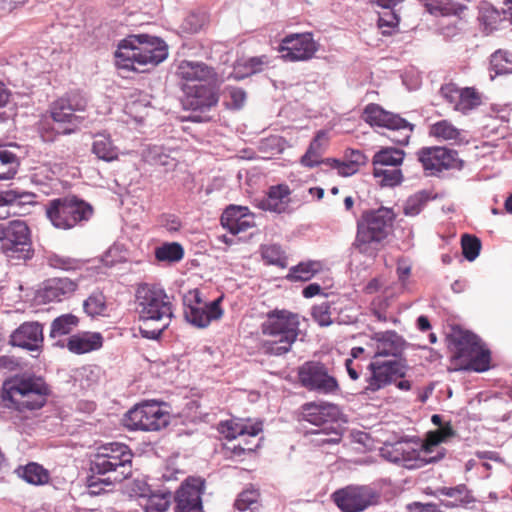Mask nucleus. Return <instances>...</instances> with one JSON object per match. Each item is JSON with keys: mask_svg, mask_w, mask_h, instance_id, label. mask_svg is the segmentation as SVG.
Returning a JSON list of instances; mask_svg holds the SVG:
<instances>
[{"mask_svg": "<svg viewBox=\"0 0 512 512\" xmlns=\"http://www.w3.org/2000/svg\"><path fill=\"white\" fill-rule=\"evenodd\" d=\"M224 97L227 109L240 110L246 102L247 94L243 88L227 86L224 90Z\"/></svg>", "mask_w": 512, "mask_h": 512, "instance_id": "44", "label": "nucleus"}, {"mask_svg": "<svg viewBox=\"0 0 512 512\" xmlns=\"http://www.w3.org/2000/svg\"><path fill=\"white\" fill-rule=\"evenodd\" d=\"M342 412L338 405L325 401H311L302 404L298 412V421H305L317 427L316 429H329L335 437L338 433L334 429L341 425Z\"/></svg>", "mask_w": 512, "mask_h": 512, "instance_id": "15", "label": "nucleus"}, {"mask_svg": "<svg viewBox=\"0 0 512 512\" xmlns=\"http://www.w3.org/2000/svg\"><path fill=\"white\" fill-rule=\"evenodd\" d=\"M395 218L394 210L384 206L363 211L357 220L353 247L365 256L374 257L380 243L389 236Z\"/></svg>", "mask_w": 512, "mask_h": 512, "instance_id": "5", "label": "nucleus"}, {"mask_svg": "<svg viewBox=\"0 0 512 512\" xmlns=\"http://www.w3.org/2000/svg\"><path fill=\"white\" fill-rule=\"evenodd\" d=\"M450 349L459 370L482 373L490 369L491 352L473 332H454L450 337Z\"/></svg>", "mask_w": 512, "mask_h": 512, "instance_id": "8", "label": "nucleus"}, {"mask_svg": "<svg viewBox=\"0 0 512 512\" xmlns=\"http://www.w3.org/2000/svg\"><path fill=\"white\" fill-rule=\"evenodd\" d=\"M16 472L28 484L35 486L45 485L50 480L49 471L36 462H29L25 466H19Z\"/></svg>", "mask_w": 512, "mask_h": 512, "instance_id": "32", "label": "nucleus"}, {"mask_svg": "<svg viewBox=\"0 0 512 512\" xmlns=\"http://www.w3.org/2000/svg\"><path fill=\"white\" fill-rule=\"evenodd\" d=\"M435 198L436 195H433L431 191L420 190L407 198L403 212L406 216H416L420 214L429 201Z\"/></svg>", "mask_w": 512, "mask_h": 512, "instance_id": "38", "label": "nucleus"}, {"mask_svg": "<svg viewBox=\"0 0 512 512\" xmlns=\"http://www.w3.org/2000/svg\"><path fill=\"white\" fill-rule=\"evenodd\" d=\"M103 336L100 332H79L71 335L66 347L76 355L86 354L92 351L99 350L103 346Z\"/></svg>", "mask_w": 512, "mask_h": 512, "instance_id": "29", "label": "nucleus"}, {"mask_svg": "<svg viewBox=\"0 0 512 512\" xmlns=\"http://www.w3.org/2000/svg\"><path fill=\"white\" fill-rule=\"evenodd\" d=\"M209 22V15L205 11H192L183 20L181 29L187 34H196L203 30Z\"/></svg>", "mask_w": 512, "mask_h": 512, "instance_id": "40", "label": "nucleus"}, {"mask_svg": "<svg viewBox=\"0 0 512 512\" xmlns=\"http://www.w3.org/2000/svg\"><path fill=\"white\" fill-rule=\"evenodd\" d=\"M291 190L287 184L269 187L266 197L259 201L258 207L264 211L283 213L288 203Z\"/></svg>", "mask_w": 512, "mask_h": 512, "instance_id": "30", "label": "nucleus"}, {"mask_svg": "<svg viewBox=\"0 0 512 512\" xmlns=\"http://www.w3.org/2000/svg\"><path fill=\"white\" fill-rule=\"evenodd\" d=\"M299 315L286 309H274L266 314L261 324V332L272 337L265 340L262 348L265 354L283 356L291 351L300 333Z\"/></svg>", "mask_w": 512, "mask_h": 512, "instance_id": "6", "label": "nucleus"}, {"mask_svg": "<svg viewBox=\"0 0 512 512\" xmlns=\"http://www.w3.org/2000/svg\"><path fill=\"white\" fill-rule=\"evenodd\" d=\"M83 309L92 318L103 315L106 310V297L100 291L91 293L84 301Z\"/></svg>", "mask_w": 512, "mask_h": 512, "instance_id": "43", "label": "nucleus"}, {"mask_svg": "<svg viewBox=\"0 0 512 512\" xmlns=\"http://www.w3.org/2000/svg\"><path fill=\"white\" fill-rule=\"evenodd\" d=\"M132 449L122 442H107L97 448L90 460V474L86 485L90 492L99 495L106 488H113L132 475Z\"/></svg>", "mask_w": 512, "mask_h": 512, "instance_id": "1", "label": "nucleus"}, {"mask_svg": "<svg viewBox=\"0 0 512 512\" xmlns=\"http://www.w3.org/2000/svg\"><path fill=\"white\" fill-rule=\"evenodd\" d=\"M124 426L130 431H159L170 422V415L159 402L152 400L135 405L124 415Z\"/></svg>", "mask_w": 512, "mask_h": 512, "instance_id": "13", "label": "nucleus"}, {"mask_svg": "<svg viewBox=\"0 0 512 512\" xmlns=\"http://www.w3.org/2000/svg\"><path fill=\"white\" fill-rule=\"evenodd\" d=\"M417 155L424 170L430 171L431 175H437L443 170H461L464 166L458 152L447 147H423Z\"/></svg>", "mask_w": 512, "mask_h": 512, "instance_id": "19", "label": "nucleus"}, {"mask_svg": "<svg viewBox=\"0 0 512 512\" xmlns=\"http://www.w3.org/2000/svg\"><path fill=\"white\" fill-rule=\"evenodd\" d=\"M158 223L170 233L178 232L182 227L180 218L171 213L161 214L158 218Z\"/></svg>", "mask_w": 512, "mask_h": 512, "instance_id": "61", "label": "nucleus"}, {"mask_svg": "<svg viewBox=\"0 0 512 512\" xmlns=\"http://www.w3.org/2000/svg\"><path fill=\"white\" fill-rule=\"evenodd\" d=\"M126 251L120 244H113L101 256V262L106 267H113L118 263L126 262Z\"/></svg>", "mask_w": 512, "mask_h": 512, "instance_id": "52", "label": "nucleus"}, {"mask_svg": "<svg viewBox=\"0 0 512 512\" xmlns=\"http://www.w3.org/2000/svg\"><path fill=\"white\" fill-rule=\"evenodd\" d=\"M490 71L495 75L512 73V53L498 50L491 55Z\"/></svg>", "mask_w": 512, "mask_h": 512, "instance_id": "42", "label": "nucleus"}, {"mask_svg": "<svg viewBox=\"0 0 512 512\" xmlns=\"http://www.w3.org/2000/svg\"><path fill=\"white\" fill-rule=\"evenodd\" d=\"M326 137V132L319 130L311 140L306 152L300 158V164L303 167L314 168L321 164L323 154L322 140Z\"/></svg>", "mask_w": 512, "mask_h": 512, "instance_id": "33", "label": "nucleus"}, {"mask_svg": "<svg viewBox=\"0 0 512 512\" xmlns=\"http://www.w3.org/2000/svg\"><path fill=\"white\" fill-rule=\"evenodd\" d=\"M405 158V152L402 149L394 147H383L377 151L372 158L373 168L383 166H400Z\"/></svg>", "mask_w": 512, "mask_h": 512, "instance_id": "36", "label": "nucleus"}, {"mask_svg": "<svg viewBox=\"0 0 512 512\" xmlns=\"http://www.w3.org/2000/svg\"><path fill=\"white\" fill-rule=\"evenodd\" d=\"M43 325L38 321H26L20 324L9 337V344L31 352H40L43 348Z\"/></svg>", "mask_w": 512, "mask_h": 512, "instance_id": "23", "label": "nucleus"}, {"mask_svg": "<svg viewBox=\"0 0 512 512\" xmlns=\"http://www.w3.org/2000/svg\"><path fill=\"white\" fill-rule=\"evenodd\" d=\"M77 289V283L69 278H50L43 282L37 297L43 303L62 302L70 298Z\"/></svg>", "mask_w": 512, "mask_h": 512, "instance_id": "24", "label": "nucleus"}, {"mask_svg": "<svg viewBox=\"0 0 512 512\" xmlns=\"http://www.w3.org/2000/svg\"><path fill=\"white\" fill-rule=\"evenodd\" d=\"M262 258L268 263L284 266L285 257L280 245L271 244L262 247Z\"/></svg>", "mask_w": 512, "mask_h": 512, "instance_id": "57", "label": "nucleus"}, {"mask_svg": "<svg viewBox=\"0 0 512 512\" xmlns=\"http://www.w3.org/2000/svg\"><path fill=\"white\" fill-rule=\"evenodd\" d=\"M363 120L371 127L377 126L398 132V137L390 140L400 146H406L414 131L415 125L402 118L399 114L385 110L381 105L369 103L362 113Z\"/></svg>", "mask_w": 512, "mask_h": 512, "instance_id": "12", "label": "nucleus"}, {"mask_svg": "<svg viewBox=\"0 0 512 512\" xmlns=\"http://www.w3.org/2000/svg\"><path fill=\"white\" fill-rule=\"evenodd\" d=\"M375 339L377 341V351L375 353V357H401L407 346L405 339L394 330L376 333Z\"/></svg>", "mask_w": 512, "mask_h": 512, "instance_id": "28", "label": "nucleus"}, {"mask_svg": "<svg viewBox=\"0 0 512 512\" xmlns=\"http://www.w3.org/2000/svg\"><path fill=\"white\" fill-rule=\"evenodd\" d=\"M183 96L181 98L182 108L192 111L194 114L188 117L193 123H206L211 117L205 115L219 101V95L214 86L210 84L181 83Z\"/></svg>", "mask_w": 512, "mask_h": 512, "instance_id": "10", "label": "nucleus"}, {"mask_svg": "<svg viewBox=\"0 0 512 512\" xmlns=\"http://www.w3.org/2000/svg\"><path fill=\"white\" fill-rule=\"evenodd\" d=\"M461 247L465 259L472 262L479 256L482 244L478 237L471 234H463L461 237Z\"/></svg>", "mask_w": 512, "mask_h": 512, "instance_id": "49", "label": "nucleus"}, {"mask_svg": "<svg viewBox=\"0 0 512 512\" xmlns=\"http://www.w3.org/2000/svg\"><path fill=\"white\" fill-rule=\"evenodd\" d=\"M458 103L456 104L455 111L467 113L480 104V97L476 90L471 87L461 89Z\"/></svg>", "mask_w": 512, "mask_h": 512, "instance_id": "45", "label": "nucleus"}, {"mask_svg": "<svg viewBox=\"0 0 512 512\" xmlns=\"http://www.w3.org/2000/svg\"><path fill=\"white\" fill-rule=\"evenodd\" d=\"M299 382L310 391L334 394L339 390L338 381L328 374L326 366L319 361H307L297 371Z\"/></svg>", "mask_w": 512, "mask_h": 512, "instance_id": "17", "label": "nucleus"}, {"mask_svg": "<svg viewBox=\"0 0 512 512\" xmlns=\"http://www.w3.org/2000/svg\"><path fill=\"white\" fill-rule=\"evenodd\" d=\"M406 512H443L436 503L412 502L407 504Z\"/></svg>", "mask_w": 512, "mask_h": 512, "instance_id": "63", "label": "nucleus"}, {"mask_svg": "<svg viewBox=\"0 0 512 512\" xmlns=\"http://www.w3.org/2000/svg\"><path fill=\"white\" fill-rule=\"evenodd\" d=\"M343 158L358 168V170L368 161L367 156L361 150L351 148L345 150Z\"/></svg>", "mask_w": 512, "mask_h": 512, "instance_id": "62", "label": "nucleus"}, {"mask_svg": "<svg viewBox=\"0 0 512 512\" xmlns=\"http://www.w3.org/2000/svg\"><path fill=\"white\" fill-rule=\"evenodd\" d=\"M430 135L443 140H456L460 132L448 120H441L430 127Z\"/></svg>", "mask_w": 512, "mask_h": 512, "instance_id": "47", "label": "nucleus"}, {"mask_svg": "<svg viewBox=\"0 0 512 512\" xmlns=\"http://www.w3.org/2000/svg\"><path fill=\"white\" fill-rule=\"evenodd\" d=\"M455 431L451 425V422H444L441 427H439L435 431H430L427 434V441L423 443V451L424 452H434V448L438 446L439 443L447 441L449 438L454 436Z\"/></svg>", "mask_w": 512, "mask_h": 512, "instance_id": "39", "label": "nucleus"}, {"mask_svg": "<svg viewBox=\"0 0 512 512\" xmlns=\"http://www.w3.org/2000/svg\"><path fill=\"white\" fill-rule=\"evenodd\" d=\"M91 151L98 159L105 162H111L118 158V149L107 135H96Z\"/></svg>", "mask_w": 512, "mask_h": 512, "instance_id": "35", "label": "nucleus"}, {"mask_svg": "<svg viewBox=\"0 0 512 512\" xmlns=\"http://www.w3.org/2000/svg\"><path fill=\"white\" fill-rule=\"evenodd\" d=\"M407 438L408 436H405L395 442L384 443L383 447L380 449L381 456L387 461L396 464L401 452H403L404 447H406Z\"/></svg>", "mask_w": 512, "mask_h": 512, "instance_id": "51", "label": "nucleus"}, {"mask_svg": "<svg viewBox=\"0 0 512 512\" xmlns=\"http://www.w3.org/2000/svg\"><path fill=\"white\" fill-rule=\"evenodd\" d=\"M115 57L123 63V67L139 70L138 66L155 67L168 57L166 42L157 36L146 33L130 34L120 40Z\"/></svg>", "mask_w": 512, "mask_h": 512, "instance_id": "4", "label": "nucleus"}, {"mask_svg": "<svg viewBox=\"0 0 512 512\" xmlns=\"http://www.w3.org/2000/svg\"><path fill=\"white\" fill-rule=\"evenodd\" d=\"M373 176L381 179L379 183L382 187H395L403 181V174L400 169L373 168Z\"/></svg>", "mask_w": 512, "mask_h": 512, "instance_id": "46", "label": "nucleus"}, {"mask_svg": "<svg viewBox=\"0 0 512 512\" xmlns=\"http://www.w3.org/2000/svg\"><path fill=\"white\" fill-rule=\"evenodd\" d=\"M400 21L399 15L396 13L395 8H383V12H379L378 26L380 28L393 29L398 26Z\"/></svg>", "mask_w": 512, "mask_h": 512, "instance_id": "59", "label": "nucleus"}, {"mask_svg": "<svg viewBox=\"0 0 512 512\" xmlns=\"http://www.w3.org/2000/svg\"><path fill=\"white\" fill-rule=\"evenodd\" d=\"M439 93L441 97L455 110L456 104L458 103L457 96H460L461 89H459L454 83H446L440 87Z\"/></svg>", "mask_w": 512, "mask_h": 512, "instance_id": "60", "label": "nucleus"}, {"mask_svg": "<svg viewBox=\"0 0 512 512\" xmlns=\"http://www.w3.org/2000/svg\"><path fill=\"white\" fill-rule=\"evenodd\" d=\"M287 141L279 135H272L261 141V148L271 154H280L286 148Z\"/></svg>", "mask_w": 512, "mask_h": 512, "instance_id": "58", "label": "nucleus"}, {"mask_svg": "<svg viewBox=\"0 0 512 512\" xmlns=\"http://www.w3.org/2000/svg\"><path fill=\"white\" fill-rule=\"evenodd\" d=\"M51 394L46 381L35 375H22L3 384L1 400L8 408L19 412L41 409Z\"/></svg>", "mask_w": 512, "mask_h": 512, "instance_id": "7", "label": "nucleus"}, {"mask_svg": "<svg viewBox=\"0 0 512 512\" xmlns=\"http://www.w3.org/2000/svg\"><path fill=\"white\" fill-rule=\"evenodd\" d=\"M371 375L366 379L367 385L362 394L369 395L383 389L398 378H404L407 366L400 360H374L368 365Z\"/></svg>", "mask_w": 512, "mask_h": 512, "instance_id": "18", "label": "nucleus"}, {"mask_svg": "<svg viewBox=\"0 0 512 512\" xmlns=\"http://www.w3.org/2000/svg\"><path fill=\"white\" fill-rule=\"evenodd\" d=\"M0 163L5 164L6 166H10V168L13 167V170L19 169L20 167L18 156L12 151L3 147H0Z\"/></svg>", "mask_w": 512, "mask_h": 512, "instance_id": "64", "label": "nucleus"}, {"mask_svg": "<svg viewBox=\"0 0 512 512\" xmlns=\"http://www.w3.org/2000/svg\"><path fill=\"white\" fill-rule=\"evenodd\" d=\"M331 497L342 512H362L380 499L376 489L369 485H348L334 491Z\"/></svg>", "mask_w": 512, "mask_h": 512, "instance_id": "16", "label": "nucleus"}, {"mask_svg": "<svg viewBox=\"0 0 512 512\" xmlns=\"http://www.w3.org/2000/svg\"><path fill=\"white\" fill-rule=\"evenodd\" d=\"M0 243L2 253L11 260L27 261L34 256L31 231L22 220L3 224Z\"/></svg>", "mask_w": 512, "mask_h": 512, "instance_id": "11", "label": "nucleus"}, {"mask_svg": "<svg viewBox=\"0 0 512 512\" xmlns=\"http://www.w3.org/2000/svg\"><path fill=\"white\" fill-rule=\"evenodd\" d=\"M260 493L255 488H249L242 491L236 501L235 508L239 511L254 510L257 508Z\"/></svg>", "mask_w": 512, "mask_h": 512, "instance_id": "48", "label": "nucleus"}, {"mask_svg": "<svg viewBox=\"0 0 512 512\" xmlns=\"http://www.w3.org/2000/svg\"><path fill=\"white\" fill-rule=\"evenodd\" d=\"M177 76L181 83L203 84L217 76L213 67L198 61H181L177 67Z\"/></svg>", "mask_w": 512, "mask_h": 512, "instance_id": "25", "label": "nucleus"}, {"mask_svg": "<svg viewBox=\"0 0 512 512\" xmlns=\"http://www.w3.org/2000/svg\"><path fill=\"white\" fill-rule=\"evenodd\" d=\"M47 263L52 268L65 271L77 270L82 266V262L79 259L59 254L49 255L47 257Z\"/></svg>", "mask_w": 512, "mask_h": 512, "instance_id": "50", "label": "nucleus"}, {"mask_svg": "<svg viewBox=\"0 0 512 512\" xmlns=\"http://www.w3.org/2000/svg\"><path fill=\"white\" fill-rule=\"evenodd\" d=\"M78 323V317L71 313L60 315L51 323L50 337L55 338L57 336L67 335Z\"/></svg>", "mask_w": 512, "mask_h": 512, "instance_id": "41", "label": "nucleus"}, {"mask_svg": "<svg viewBox=\"0 0 512 512\" xmlns=\"http://www.w3.org/2000/svg\"><path fill=\"white\" fill-rule=\"evenodd\" d=\"M171 493L152 494L145 506V512H165L170 506Z\"/></svg>", "mask_w": 512, "mask_h": 512, "instance_id": "55", "label": "nucleus"}, {"mask_svg": "<svg viewBox=\"0 0 512 512\" xmlns=\"http://www.w3.org/2000/svg\"><path fill=\"white\" fill-rule=\"evenodd\" d=\"M434 496H446L449 500H440V505L445 508H473L476 498L473 492L465 485L459 484L454 487H439L433 493Z\"/></svg>", "mask_w": 512, "mask_h": 512, "instance_id": "27", "label": "nucleus"}, {"mask_svg": "<svg viewBox=\"0 0 512 512\" xmlns=\"http://www.w3.org/2000/svg\"><path fill=\"white\" fill-rule=\"evenodd\" d=\"M222 299L221 296L209 303H204L198 289L189 290L183 296L185 319L195 327L206 328L213 320L223 316Z\"/></svg>", "mask_w": 512, "mask_h": 512, "instance_id": "14", "label": "nucleus"}, {"mask_svg": "<svg viewBox=\"0 0 512 512\" xmlns=\"http://www.w3.org/2000/svg\"><path fill=\"white\" fill-rule=\"evenodd\" d=\"M37 195L19 188L0 190V207L9 206L26 210L28 206L37 204Z\"/></svg>", "mask_w": 512, "mask_h": 512, "instance_id": "31", "label": "nucleus"}, {"mask_svg": "<svg viewBox=\"0 0 512 512\" xmlns=\"http://www.w3.org/2000/svg\"><path fill=\"white\" fill-rule=\"evenodd\" d=\"M205 483L200 476H188L175 491L174 512H204L202 495Z\"/></svg>", "mask_w": 512, "mask_h": 512, "instance_id": "20", "label": "nucleus"}, {"mask_svg": "<svg viewBox=\"0 0 512 512\" xmlns=\"http://www.w3.org/2000/svg\"><path fill=\"white\" fill-rule=\"evenodd\" d=\"M158 262L177 263L184 257V248L178 242H166L154 250Z\"/></svg>", "mask_w": 512, "mask_h": 512, "instance_id": "37", "label": "nucleus"}, {"mask_svg": "<svg viewBox=\"0 0 512 512\" xmlns=\"http://www.w3.org/2000/svg\"><path fill=\"white\" fill-rule=\"evenodd\" d=\"M423 443L418 437H409L406 441V447L399 457L397 465L407 469H418L428 464L437 463L445 457L446 450L440 448L435 455L431 452L423 451Z\"/></svg>", "mask_w": 512, "mask_h": 512, "instance_id": "21", "label": "nucleus"}, {"mask_svg": "<svg viewBox=\"0 0 512 512\" xmlns=\"http://www.w3.org/2000/svg\"><path fill=\"white\" fill-rule=\"evenodd\" d=\"M220 222L223 228L236 235L254 225L248 207L229 205L222 213Z\"/></svg>", "mask_w": 512, "mask_h": 512, "instance_id": "26", "label": "nucleus"}, {"mask_svg": "<svg viewBox=\"0 0 512 512\" xmlns=\"http://www.w3.org/2000/svg\"><path fill=\"white\" fill-rule=\"evenodd\" d=\"M89 99L83 91L72 89L56 99L50 105L52 122H44L40 134L45 142H54L58 136L75 133L85 120L79 114L85 112Z\"/></svg>", "mask_w": 512, "mask_h": 512, "instance_id": "3", "label": "nucleus"}, {"mask_svg": "<svg viewBox=\"0 0 512 512\" xmlns=\"http://www.w3.org/2000/svg\"><path fill=\"white\" fill-rule=\"evenodd\" d=\"M330 309L331 303L329 301H324L320 304L312 306L311 316L319 326L328 327L333 323Z\"/></svg>", "mask_w": 512, "mask_h": 512, "instance_id": "54", "label": "nucleus"}, {"mask_svg": "<svg viewBox=\"0 0 512 512\" xmlns=\"http://www.w3.org/2000/svg\"><path fill=\"white\" fill-rule=\"evenodd\" d=\"M218 430L226 439L232 440L245 435V424L236 419L221 421Z\"/></svg>", "mask_w": 512, "mask_h": 512, "instance_id": "53", "label": "nucleus"}, {"mask_svg": "<svg viewBox=\"0 0 512 512\" xmlns=\"http://www.w3.org/2000/svg\"><path fill=\"white\" fill-rule=\"evenodd\" d=\"M135 297L141 321L140 335L145 339L159 340L173 317L172 304L165 290L155 284L142 283Z\"/></svg>", "mask_w": 512, "mask_h": 512, "instance_id": "2", "label": "nucleus"}, {"mask_svg": "<svg viewBox=\"0 0 512 512\" xmlns=\"http://www.w3.org/2000/svg\"><path fill=\"white\" fill-rule=\"evenodd\" d=\"M321 268L322 265L320 261L308 260L300 262L297 265L290 267L286 279L291 282L309 281L321 270Z\"/></svg>", "mask_w": 512, "mask_h": 512, "instance_id": "34", "label": "nucleus"}, {"mask_svg": "<svg viewBox=\"0 0 512 512\" xmlns=\"http://www.w3.org/2000/svg\"><path fill=\"white\" fill-rule=\"evenodd\" d=\"M45 213L55 228L70 230L84 226L92 218L94 208L76 195H66L49 200Z\"/></svg>", "mask_w": 512, "mask_h": 512, "instance_id": "9", "label": "nucleus"}, {"mask_svg": "<svg viewBox=\"0 0 512 512\" xmlns=\"http://www.w3.org/2000/svg\"><path fill=\"white\" fill-rule=\"evenodd\" d=\"M279 51L286 61H305L314 56L317 45L309 33L290 34L282 39Z\"/></svg>", "mask_w": 512, "mask_h": 512, "instance_id": "22", "label": "nucleus"}, {"mask_svg": "<svg viewBox=\"0 0 512 512\" xmlns=\"http://www.w3.org/2000/svg\"><path fill=\"white\" fill-rule=\"evenodd\" d=\"M342 430V426H338V428L334 429V431L338 433V438L335 437L329 429H311L307 431L306 434L323 436L314 440L318 445L337 444L342 439Z\"/></svg>", "mask_w": 512, "mask_h": 512, "instance_id": "56", "label": "nucleus"}]
</instances>
